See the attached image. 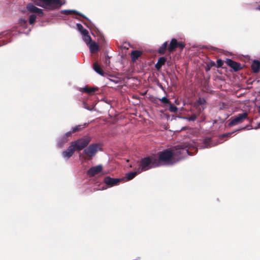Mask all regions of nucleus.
Returning a JSON list of instances; mask_svg holds the SVG:
<instances>
[{
	"instance_id": "1",
	"label": "nucleus",
	"mask_w": 260,
	"mask_h": 260,
	"mask_svg": "<svg viewBox=\"0 0 260 260\" xmlns=\"http://www.w3.org/2000/svg\"><path fill=\"white\" fill-rule=\"evenodd\" d=\"M155 165L158 167L164 165H172L174 163L173 153L170 149H166L155 154Z\"/></svg>"
},
{
	"instance_id": "2",
	"label": "nucleus",
	"mask_w": 260,
	"mask_h": 260,
	"mask_svg": "<svg viewBox=\"0 0 260 260\" xmlns=\"http://www.w3.org/2000/svg\"><path fill=\"white\" fill-rule=\"evenodd\" d=\"M155 154H152L143 158L140 161V168L138 170L141 171V172L148 170L152 168L158 167L157 165L155 164Z\"/></svg>"
},
{
	"instance_id": "3",
	"label": "nucleus",
	"mask_w": 260,
	"mask_h": 260,
	"mask_svg": "<svg viewBox=\"0 0 260 260\" xmlns=\"http://www.w3.org/2000/svg\"><path fill=\"white\" fill-rule=\"evenodd\" d=\"M35 4L42 7L49 11H53L58 9L62 5L61 0H38Z\"/></svg>"
},
{
	"instance_id": "4",
	"label": "nucleus",
	"mask_w": 260,
	"mask_h": 260,
	"mask_svg": "<svg viewBox=\"0 0 260 260\" xmlns=\"http://www.w3.org/2000/svg\"><path fill=\"white\" fill-rule=\"evenodd\" d=\"M91 141L89 136H84L78 140L71 142L74 147L77 151H80L85 148Z\"/></svg>"
},
{
	"instance_id": "5",
	"label": "nucleus",
	"mask_w": 260,
	"mask_h": 260,
	"mask_svg": "<svg viewBox=\"0 0 260 260\" xmlns=\"http://www.w3.org/2000/svg\"><path fill=\"white\" fill-rule=\"evenodd\" d=\"M171 150L172 152L173 153L174 159H175V157L180 158L188 153V149L186 147H183L182 145H177Z\"/></svg>"
},
{
	"instance_id": "6",
	"label": "nucleus",
	"mask_w": 260,
	"mask_h": 260,
	"mask_svg": "<svg viewBox=\"0 0 260 260\" xmlns=\"http://www.w3.org/2000/svg\"><path fill=\"white\" fill-rule=\"evenodd\" d=\"M247 118H248V113L247 112L239 114L237 116H235L229 122V126L231 127L239 123H241Z\"/></svg>"
},
{
	"instance_id": "7",
	"label": "nucleus",
	"mask_w": 260,
	"mask_h": 260,
	"mask_svg": "<svg viewBox=\"0 0 260 260\" xmlns=\"http://www.w3.org/2000/svg\"><path fill=\"white\" fill-rule=\"evenodd\" d=\"M98 144H92L87 148L84 149L83 152L88 156L92 157L94 156L98 151Z\"/></svg>"
},
{
	"instance_id": "8",
	"label": "nucleus",
	"mask_w": 260,
	"mask_h": 260,
	"mask_svg": "<svg viewBox=\"0 0 260 260\" xmlns=\"http://www.w3.org/2000/svg\"><path fill=\"white\" fill-rule=\"evenodd\" d=\"M225 63L228 66L232 68L235 72L240 71L242 69V67L240 63L235 61L231 59H226L225 60Z\"/></svg>"
},
{
	"instance_id": "9",
	"label": "nucleus",
	"mask_w": 260,
	"mask_h": 260,
	"mask_svg": "<svg viewBox=\"0 0 260 260\" xmlns=\"http://www.w3.org/2000/svg\"><path fill=\"white\" fill-rule=\"evenodd\" d=\"M27 11L30 13H37L40 16L43 15V10L40 8H37L31 3H29L26 6Z\"/></svg>"
},
{
	"instance_id": "10",
	"label": "nucleus",
	"mask_w": 260,
	"mask_h": 260,
	"mask_svg": "<svg viewBox=\"0 0 260 260\" xmlns=\"http://www.w3.org/2000/svg\"><path fill=\"white\" fill-rule=\"evenodd\" d=\"M103 170V166L101 165L92 167L90 168L87 174L89 177H93L96 174L100 173Z\"/></svg>"
},
{
	"instance_id": "11",
	"label": "nucleus",
	"mask_w": 260,
	"mask_h": 260,
	"mask_svg": "<svg viewBox=\"0 0 260 260\" xmlns=\"http://www.w3.org/2000/svg\"><path fill=\"white\" fill-rule=\"evenodd\" d=\"M120 179L113 178H111L110 177L107 176L105 178L104 182L106 184L110 186H113L117 185L118 183L120 182Z\"/></svg>"
},
{
	"instance_id": "12",
	"label": "nucleus",
	"mask_w": 260,
	"mask_h": 260,
	"mask_svg": "<svg viewBox=\"0 0 260 260\" xmlns=\"http://www.w3.org/2000/svg\"><path fill=\"white\" fill-rule=\"evenodd\" d=\"M75 151H76V149L71 143L70 146L67 148V149L66 151L62 152V155L63 157L69 158L73 155Z\"/></svg>"
},
{
	"instance_id": "13",
	"label": "nucleus",
	"mask_w": 260,
	"mask_h": 260,
	"mask_svg": "<svg viewBox=\"0 0 260 260\" xmlns=\"http://www.w3.org/2000/svg\"><path fill=\"white\" fill-rule=\"evenodd\" d=\"M177 48V40L176 39H173L170 42L168 46V50L170 53L173 52Z\"/></svg>"
},
{
	"instance_id": "14",
	"label": "nucleus",
	"mask_w": 260,
	"mask_h": 260,
	"mask_svg": "<svg viewBox=\"0 0 260 260\" xmlns=\"http://www.w3.org/2000/svg\"><path fill=\"white\" fill-rule=\"evenodd\" d=\"M251 68L254 73H258L260 71V61L257 60L253 61Z\"/></svg>"
},
{
	"instance_id": "15",
	"label": "nucleus",
	"mask_w": 260,
	"mask_h": 260,
	"mask_svg": "<svg viewBox=\"0 0 260 260\" xmlns=\"http://www.w3.org/2000/svg\"><path fill=\"white\" fill-rule=\"evenodd\" d=\"M98 89L99 88L98 87H89L87 86H86L85 87L82 88V91L89 94L92 95L94 94V93L97 91Z\"/></svg>"
},
{
	"instance_id": "16",
	"label": "nucleus",
	"mask_w": 260,
	"mask_h": 260,
	"mask_svg": "<svg viewBox=\"0 0 260 260\" xmlns=\"http://www.w3.org/2000/svg\"><path fill=\"white\" fill-rule=\"evenodd\" d=\"M167 61V58L165 57H159L157 60V63L155 65V68L157 70H159L162 66L164 65Z\"/></svg>"
},
{
	"instance_id": "17",
	"label": "nucleus",
	"mask_w": 260,
	"mask_h": 260,
	"mask_svg": "<svg viewBox=\"0 0 260 260\" xmlns=\"http://www.w3.org/2000/svg\"><path fill=\"white\" fill-rule=\"evenodd\" d=\"M142 54V52L139 50H134L131 52V57L133 61H135Z\"/></svg>"
},
{
	"instance_id": "18",
	"label": "nucleus",
	"mask_w": 260,
	"mask_h": 260,
	"mask_svg": "<svg viewBox=\"0 0 260 260\" xmlns=\"http://www.w3.org/2000/svg\"><path fill=\"white\" fill-rule=\"evenodd\" d=\"M61 13L63 14L67 15H71V14H76V15L82 16L83 17H84V16L82 14H81L80 13H79V12H78L76 10H62L61 11Z\"/></svg>"
},
{
	"instance_id": "19",
	"label": "nucleus",
	"mask_w": 260,
	"mask_h": 260,
	"mask_svg": "<svg viewBox=\"0 0 260 260\" xmlns=\"http://www.w3.org/2000/svg\"><path fill=\"white\" fill-rule=\"evenodd\" d=\"M168 42H165L158 49V53L160 54H165L168 48Z\"/></svg>"
},
{
	"instance_id": "20",
	"label": "nucleus",
	"mask_w": 260,
	"mask_h": 260,
	"mask_svg": "<svg viewBox=\"0 0 260 260\" xmlns=\"http://www.w3.org/2000/svg\"><path fill=\"white\" fill-rule=\"evenodd\" d=\"M89 49L90 52L92 54H94L98 51L99 47L98 45L95 42H91L89 46Z\"/></svg>"
},
{
	"instance_id": "21",
	"label": "nucleus",
	"mask_w": 260,
	"mask_h": 260,
	"mask_svg": "<svg viewBox=\"0 0 260 260\" xmlns=\"http://www.w3.org/2000/svg\"><path fill=\"white\" fill-rule=\"evenodd\" d=\"M93 68L94 70L102 76H104L105 74L104 72L100 67V66L98 63V62H94L93 65Z\"/></svg>"
},
{
	"instance_id": "22",
	"label": "nucleus",
	"mask_w": 260,
	"mask_h": 260,
	"mask_svg": "<svg viewBox=\"0 0 260 260\" xmlns=\"http://www.w3.org/2000/svg\"><path fill=\"white\" fill-rule=\"evenodd\" d=\"M141 173V171L138 169L137 171L131 172L126 174L125 177L127 180L133 179L137 174Z\"/></svg>"
},
{
	"instance_id": "23",
	"label": "nucleus",
	"mask_w": 260,
	"mask_h": 260,
	"mask_svg": "<svg viewBox=\"0 0 260 260\" xmlns=\"http://www.w3.org/2000/svg\"><path fill=\"white\" fill-rule=\"evenodd\" d=\"M82 35L83 37V39L87 44H88V43L91 42V41H92L91 38L89 35V33L87 30H85L84 33L82 34Z\"/></svg>"
},
{
	"instance_id": "24",
	"label": "nucleus",
	"mask_w": 260,
	"mask_h": 260,
	"mask_svg": "<svg viewBox=\"0 0 260 260\" xmlns=\"http://www.w3.org/2000/svg\"><path fill=\"white\" fill-rule=\"evenodd\" d=\"M203 144L205 145V148H210L214 145L211 143V138L206 137L203 140Z\"/></svg>"
},
{
	"instance_id": "25",
	"label": "nucleus",
	"mask_w": 260,
	"mask_h": 260,
	"mask_svg": "<svg viewBox=\"0 0 260 260\" xmlns=\"http://www.w3.org/2000/svg\"><path fill=\"white\" fill-rule=\"evenodd\" d=\"M68 138H67V137L62 136L60 138L58 141V146L61 147L64 143L68 141Z\"/></svg>"
},
{
	"instance_id": "26",
	"label": "nucleus",
	"mask_w": 260,
	"mask_h": 260,
	"mask_svg": "<svg viewBox=\"0 0 260 260\" xmlns=\"http://www.w3.org/2000/svg\"><path fill=\"white\" fill-rule=\"evenodd\" d=\"M218 106H219V109L220 110L227 109L229 108L228 104L227 103H225V102L219 103Z\"/></svg>"
},
{
	"instance_id": "27",
	"label": "nucleus",
	"mask_w": 260,
	"mask_h": 260,
	"mask_svg": "<svg viewBox=\"0 0 260 260\" xmlns=\"http://www.w3.org/2000/svg\"><path fill=\"white\" fill-rule=\"evenodd\" d=\"M86 124H84V125H76V126H75L74 128H73L72 129V132L73 133H76L77 132H79L80 131H81L83 128L84 127V126Z\"/></svg>"
},
{
	"instance_id": "28",
	"label": "nucleus",
	"mask_w": 260,
	"mask_h": 260,
	"mask_svg": "<svg viewBox=\"0 0 260 260\" xmlns=\"http://www.w3.org/2000/svg\"><path fill=\"white\" fill-rule=\"evenodd\" d=\"M37 16L35 14H32L30 16L29 19V23L30 24H34L36 22Z\"/></svg>"
},
{
	"instance_id": "29",
	"label": "nucleus",
	"mask_w": 260,
	"mask_h": 260,
	"mask_svg": "<svg viewBox=\"0 0 260 260\" xmlns=\"http://www.w3.org/2000/svg\"><path fill=\"white\" fill-rule=\"evenodd\" d=\"M169 105H170L169 110L170 112L174 113H176L177 112L178 108L175 106L171 104V103H170V104Z\"/></svg>"
},
{
	"instance_id": "30",
	"label": "nucleus",
	"mask_w": 260,
	"mask_h": 260,
	"mask_svg": "<svg viewBox=\"0 0 260 260\" xmlns=\"http://www.w3.org/2000/svg\"><path fill=\"white\" fill-rule=\"evenodd\" d=\"M19 24L24 27H26L27 25V20L23 18H20L19 20Z\"/></svg>"
},
{
	"instance_id": "31",
	"label": "nucleus",
	"mask_w": 260,
	"mask_h": 260,
	"mask_svg": "<svg viewBox=\"0 0 260 260\" xmlns=\"http://www.w3.org/2000/svg\"><path fill=\"white\" fill-rule=\"evenodd\" d=\"M77 27L78 30L80 32L81 35L83 34V33H84L85 30H87L86 29L84 28L83 26L80 23L77 24Z\"/></svg>"
},
{
	"instance_id": "32",
	"label": "nucleus",
	"mask_w": 260,
	"mask_h": 260,
	"mask_svg": "<svg viewBox=\"0 0 260 260\" xmlns=\"http://www.w3.org/2000/svg\"><path fill=\"white\" fill-rule=\"evenodd\" d=\"M159 100L162 103H163L165 104L169 105L171 103L170 100L166 97H163L161 99H159Z\"/></svg>"
},
{
	"instance_id": "33",
	"label": "nucleus",
	"mask_w": 260,
	"mask_h": 260,
	"mask_svg": "<svg viewBox=\"0 0 260 260\" xmlns=\"http://www.w3.org/2000/svg\"><path fill=\"white\" fill-rule=\"evenodd\" d=\"M233 133H234V132H231V133H226V134H223L220 136V138L221 139H223L225 137H230Z\"/></svg>"
},
{
	"instance_id": "34",
	"label": "nucleus",
	"mask_w": 260,
	"mask_h": 260,
	"mask_svg": "<svg viewBox=\"0 0 260 260\" xmlns=\"http://www.w3.org/2000/svg\"><path fill=\"white\" fill-rule=\"evenodd\" d=\"M185 47V44L181 42L177 41V48H179L181 50H182Z\"/></svg>"
},
{
	"instance_id": "35",
	"label": "nucleus",
	"mask_w": 260,
	"mask_h": 260,
	"mask_svg": "<svg viewBox=\"0 0 260 260\" xmlns=\"http://www.w3.org/2000/svg\"><path fill=\"white\" fill-rule=\"evenodd\" d=\"M216 63L217 68H220L223 64V61L221 59H217Z\"/></svg>"
},
{
	"instance_id": "36",
	"label": "nucleus",
	"mask_w": 260,
	"mask_h": 260,
	"mask_svg": "<svg viewBox=\"0 0 260 260\" xmlns=\"http://www.w3.org/2000/svg\"><path fill=\"white\" fill-rule=\"evenodd\" d=\"M206 101L204 99L199 98L198 100V103L200 105H204Z\"/></svg>"
},
{
	"instance_id": "37",
	"label": "nucleus",
	"mask_w": 260,
	"mask_h": 260,
	"mask_svg": "<svg viewBox=\"0 0 260 260\" xmlns=\"http://www.w3.org/2000/svg\"><path fill=\"white\" fill-rule=\"evenodd\" d=\"M73 133L72 132V131H70V132H68L66 133V134L64 135V137H67V138H68V137H70L72 136V134Z\"/></svg>"
},
{
	"instance_id": "38",
	"label": "nucleus",
	"mask_w": 260,
	"mask_h": 260,
	"mask_svg": "<svg viewBox=\"0 0 260 260\" xmlns=\"http://www.w3.org/2000/svg\"><path fill=\"white\" fill-rule=\"evenodd\" d=\"M196 119V117L194 116H191L190 117L189 120L191 121H194Z\"/></svg>"
},
{
	"instance_id": "39",
	"label": "nucleus",
	"mask_w": 260,
	"mask_h": 260,
	"mask_svg": "<svg viewBox=\"0 0 260 260\" xmlns=\"http://www.w3.org/2000/svg\"><path fill=\"white\" fill-rule=\"evenodd\" d=\"M246 129V127H243V128H241V129H237L236 131H240V130H241V129Z\"/></svg>"
},
{
	"instance_id": "40",
	"label": "nucleus",
	"mask_w": 260,
	"mask_h": 260,
	"mask_svg": "<svg viewBox=\"0 0 260 260\" xmlns=\"http://www.w3.org/2000/svg\"><path fill=\"white\" fill-rule=\"evenodd\" d=\"M84 24L86 25V26H87V27H88L89 28H90V26H89V25H87L86 23H84Z\"/></svg>"
},
{
	"instance_id": "41",
	"label": "nucleus",
	"mask_w": 260,
	"mask_h": 260,
	"mask_svg": "<svg viewBox=\"0 0 260 260\" xmlns=\"http://www.w3.org/2000/svg\"><path fill=\"white\" fill-rule=\"evenodd\" d=\"M208 70H210V68L206 69V71H208Z\"/></svg>"
},
{
	"instance_id": "42",
	"label": "nucleus",
	"mask_w": 260,
	"mask_h": 260,
	"mask_svg": "<svg viewBox=\"0 0 260 260\" xmlns=\"http://www.w3.org/2000/svg\"><path fill=\"white\" fill-rule=\"evenodd\" d=\"M212 65H215V62H213Z\"/></svg>"
}]
</instances>
